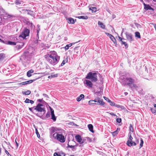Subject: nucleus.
I'll use <instances>...</instances> for the list:
<instances>
[{
  "label": "nucleus",
  "instance_id": "nucleus-37",
  "mask_svg": "<svg viewBox=\"0 0 156 156\" xmlns=\"http://www.w3.org/2000/svg\"><path fill=\"white\" fill-rule=\"evenodd\" d=\"M144 143L143 140L142 139H140V148H141L143 146Z\"/></svg>",
  "mask_w": 156,
  "mask_h": 156
},
{
  "label": "nucleus",
  "instance_id": "nucleus-1",
  "mask_svg": "<svg viewBox=\"0 0 156 156\" xmlns=\"http://www.w3.org/2000/svg\"><path fill=\"white\" fill-rule=\"evenodd\" d=\"M45 58L49 63L55 65L58 63L60 60V56L57 55L55 51H53L46 55Z\"/></svg>",
  "mask_w": 156,
  "mask_h": 156
},
{
  "label": "nucleus",
  "instance_id": "nucleus-35",
  "mask_svg": "<svg viewBox=\"0 0 156 156\" xmlns=\"http://www.w3.org/2000/svg\"><path fill=\"white\" fill-rule=\"evenodd\" d=\"M118 130H119V128H117L116 130L112 132V134L113 136H115L118 134Z\"/></svg>",
  "mask_w": 156,
  "mask_h": 156
},
{
  "label": "nucleus",
  "instance_id": "nucleus-54",
  "mask_svg": "<svg viewBox=\"0 0 156 156\" xmlns=\"http://www.w3.org/2000/svg\"><path fill=\"white\" fill-rule=\"evenodd\" d=\"M43 95L45 97H46V98H48V96L47 94H43Z\"/></svg>",
  "mask_w": 156,
  "mask_h": 156
},
{
  "label": "nucleus",
  "instance_id": "nucleus-63",
  "mask_svg": "<svg viewBox=\"0 0 156 156\" xmlns=\"http://www.w3.org/2000/svg\"><path fill=\"white\" fill-rule=\"evenodd\" d=\"M98 98L97 99H95L94 100V102H98Z\"/></svg>",
  "mask_w": 156,
  "mask_h": 156
},
{
  "label": "nucleus",
  "instance_id": "nucleus-15",
  "mask_svg": "<svg viewBox=\"0 0 156 156\" xmlns=\"http://www.w3.org/2000/svg\"><path fill=\"white\" fill-rule=\"evenodd\" d=\"M16 48L18 49L21 48L23 46L24 44L23 42H19L18 44H16Z\"/></svg>",
  "mask_w": 156,
  "mask_h": 156
},
{
  "label": "nucleus",
  "instance_id": "nucleus-52",
  "mask_svg": "<svg viewBox=\"0 0 156 156\" xmlns=\"http://www.w3.org/2000/svg\"><path fill=\"white\" fill-rule=\"evenodd\" d=\"M104 98L106 101H107L108 102V100H110L108 98H106L105 97H104Z\"/></svg>",
  "mask_w": 156,
  "mask_h": 156
},
{
  "label": "nucleus",
  "instance_id": "nucleus-20",
  "mask_svg": "<svg viewBox=\"0 0 156 156\" xmlns=\"http://www.w3.org/2000/svg\"><path fill=\"white\" fill-rule=\"evenodd\" d=\"M88 127L90 131L92 133H94V131L93 130V126L92 124H90L88 125Z\"/></svg>",
  "mask_w": 156,
  "mask_h": 156
},
{
  "label": "nucleus",
  "instance_id": "nucleus-24",
  "mask_svg": "<svg viewBox=\"0 0 156 156\" xmlns=\"http://www.w3.org/2000/svg\"><path fill=\"white\" fill-rule=\"evenodd\" d=\"M68 23H69L73 24L74 23V21L73 19L72 18H69L68 19Z\"/></svg>",
  "mask_w": 156,
  "mask_h": 156
},
{
  "label": "nucleus",
  "instance_id": "nucleus-8",
  "mask_svg": "<svg viewBox=\"0 0 156 156\" xmlns=\"http://www.w3.org/2000/svg\"><path fill=\"white\" fill-rule=\"evenodd\" d=\"M29 58L30 57H29L25 53L21 56L20 60L22 62L25 63L29 60Z\"/></svg>",
  "mask_w": 156,
  "mask_h": 156
},
{
  "label": "nucleus",
  "instance_id": "nucleus-58",
  "mask_svg": "<svg viewBox=\"0 0 156 156\" xmlns=\"http://www.w3.org/2000/svg\"><path fill=\"white\" fill-rule=\"evenodd\" d=\"M109 113V114H110L111 115H113V116H116V115L113 112H111V113Z\"/></svg>",
  "mask_w": 156,
  "mask_h": 156
},
{
  "label": "nucleus",
  "instance_id": "nucleus-12",
  "mask_svg": "<svg viewBox=\"0 0 156 156\" xmlns=\"http://www.w3.org/2000/svg\"><path fill=\"white\" fill-rule=\"evenodd\" d=\"M126 38L127 40L130 42L133 41V36L131 34H129L127 33H125Z\"/></svg>",
  "mask_w": 156,
  "mask_h": 156
},
{
  "label": "nucleus",
  "instance_id": "nucleus-49",
  "mask_svg": "<svg viewBox=\"0 0 156 156\" xmlns=\"http://www.w3.org/2000/svg\"><path fill=\"white\" fill-rule=\"evenodd\" d=\"M75 147V146L73 145H70L68 144L67 147L70 148H74Z\"/></svg>",
  "mask_w": 156,
  "mask_h": 156
},
{
  "label": "nucleus",
  "instance_id": "nucleus-9",
  "mask_svg": "<svg viewBox=\"0 0 156 156\" xmlns=\"http://www.w3.org/2000/svg\"><path fill=\"white\" fill-rule=\"evenodd\" d=\"M20 11L21 12L23 13L26 12L27 11V14H28L34 17L35 16V13L34 12L30 10H27L25 9H22Z\"/></svg>",
  "mask_w": 156,
  "mask_h": 156
},
{
  "label": "nucleus",
  "instance_id": "nucleus-33",
  "mask_svg": "<svg viewBox=\"0 0 156 156\" xmlns=\"http://www.w3.org/2000/svg\"><path fill=\"white\" fill-rule=\"evenodd\" d=\"M23 2L22 0H16V5L23 4Z\"/></svg>",
  "mask_w": 156,
  "mask_h": 156
},
{
  "label": "nucleus",
  "instance_id": "nucleus-48",
  "mask_svg": "<svg viewBox=\"0 0 156 156\" xmlns=\"http://www.w3.org/2000/svg\"><path fill=\"white\" fill-rule=\"evenodd\" d=\"M33 82V80H29L26 81L27 84H29L32 83Z\"/></svg>",
  "mask_w": 156,
  "mask_h": 156
},
{
  "label": "nucleus",
  "instance_id": "nucleus-40",
  "mask_svg": "<svg viewBox=\"0 0 156 156\" xmlns=\"http://www.w3.org/2000/svg\"><path fill=\"white\" fill-rule=\"evenodd\" d=\"M108 102L110 103V104L112 106H115V104L111 100H108Z\"/></svg>",
  "mask_w": 156,
  "mask_h": 156
},
{
  "label": "nucleus",
  "instance_id": "nucleus-21",
  "mask_svg": "<svg viewBox=\"0 0 156 156\" xmlns=\"http://www.w3.org/2000/svg\"><path fill=\"white\" fill-rule=\"evenodd\" d=\"M34 71L33 69H30L28 71L27 73V76L28 77H30L31 76V73H33Z\"/></svg>",
  "mask_w": 156,
  "mask_h": 156
},
{
  "label": "nucleus",
  "instance_id": "nucleus-53",
  "mask_svg": "<svg viewBox=\"0 0 156 156\" xmlns=\"http://www.w3.org/2000/svg\"><path fill=\"white\" fill-rule=\"evenodd\" d=\"M5 152L9 156H11V155L6 150H5Z\"/></svg>",
  "mask_w": 156,
  "mask_h": 156
},
{
  "label": "nucleus",
  "instance_id": "nucleus-22",
  "mask_svg": "<svg viewBox=\"0 0 156 156\" xmlns=\"http://www.w3.org/2000/svg\"><path fill=\"white\" fill-rule=\"evenodd\" d=\"M109 37L111 39L112 41L114 43V44L116 43V40L113 36H112V35H110Z\"/></svg>",
  "mask_w": 156,
  "mask_h": 156
},
{
  "label": "nucleus",
  "instance_id": "nucleus-27",
  "mask_svg": "<svg viewBox=\"0 0 156 156\" xmlns=\"http://www.w3.org/2000/svg\"><path fill=\"white\" fill-rule=\"evenodd\" d=\"M90 10H92L93 13L96 12L97 11V8L94 7H90Z\"/></svg>",
  "mask_w": 156,
  "mask_h": 156
},
{
  "label": "nucleus",
  "instance_id": "nucleus-11",
  "mask_svg": "<svg viewBox=\"0 0 156 156\" xmlns=\"http://www.w3.org/2000/svg\"><path fill=\"white\" fill-rule=\"evenodd\" d=\"M85 86L89 88H92L93 87V83L91 81L88 80H85L83 82Z\"/></svg>",
  "mask_w": 156,
  "mask_h": 156
},
{
  "label": "nucleus",
  "instance_id": "nucleus-25",
  "mask_svg": "<svg viewBox=\"0 0 156 156\" xmlns=\"http://www.w3.org/2000/svg\"><path fill=\"white\" fill-rule=\"evenodd\" d=\"M98 102L99 104H100L101 105H104V102H103V100L101 99L100 98H98Z\"/></svg>",
  "mask_w": 156,
  "mask_h": 156
},
{
  "label": "nucleus",
  "instance_id": "nucleus-56",
  "mask_svg": "<svg viewBox=\"0 0 156 156\" xmlns=\"http://www.w3.org/2000/svg\"><path fill=\"white\" fill-rule=\"evenodd\" d=\"M40 28H38L37 29V36H38V33L40 31Z\"/></svg>",
  "mask_w": 156,
  "mask_h": 156
},
{
  "label": "nucleus",
  "instance_id": "nucleus-4",
  "mask_svg": "<svg viewBox=\"0 0 156 156\" xmlns=\"http://www.w3.org/2000/svg\"><path fill=\"white\" fill-rule=\"evenodd\" d=\"M97 74L96 73L89 72L86 77V79L90 80L92 82H96L98 80Z\"/></svg>",
  "mask_w": 156,
  "mask_h": 156
},
{
  "label": "nucleus",
  "instance_id": "nucleus-46",
  "mask_svg": "<svg viewBox=\"0 0 156 156\" xmlns=\"http://www.w3.org/2000/svg\"><path fill=\"white\" fill-rule=\"evenodd\" d=\"M129 129L130 131L133 132V128L131 125H130Z\"/></svg>",
  "mask_w": 156,
  "mask_h": 156
},
{
  "label": "nucleus",
  "instance_id": "nucleus-18",
  "mask_svg": "<svg viewBox=\"0 0 156 156\" xmlns=\"http://www.w3.org/2000/svg\"><path fill=\"white\" fill-rule=\"evenodd\" d=\"M84 97V96L83 94H81L79 96L76 98V100L78 101H80Z\"/></svg>",
  "mask_w": 156,
  "mask_h": 156
},
{
  "label": "nucleus",
  "instance_id": "nucleus-26",
  "mask_svg": "<svg viewBox=\"0 0 156 156\" xmlns=\"http://www.w3.org/2000/svg\"><path fill=\"white\" fill-rule=\"evenodd\" d=\"M98 25L100 26V27L102 29H105V25L102 22L100 21H99L98 23Z\"/></svg>",
  "mask_w": 156,
  "mask_h": 156
},
{
  "label": "nucleus",
  "instance_id": "nucleus-59",
  "mask_svg": "<svg viewBox=\"0 0 156 156\" xmlns=\"http://www.w3.org/2000/svg\"><path fill=\"white\" fill-rule=\"evenodd\" d=\"M37 101L38 102H41L43 101V99H38L37 100Z\"/></svg>",
  "mask_w": 156,
  "mask_h": 156
},
{
  "label": "nucleus",
  "instance_id": "nucleus-17",
  "mask_svg": "<svg viewBox=\"0 0 156 156\" xmlns=\"http://www.w3.org/2000/svg\"><path fill=\"white\" fill-rule=\"evenodd\" d=\"M13 16L11 15L6 14L5 16H4V18L5 19H6L9 21H11L12 20L11 18Z\"/></svg>",
  "mask_w": 156,
  "mask_h": 156
},
{
  "label": "nucleus",
  "instance_id": "nucleus-10",
  "mask_svg": "<svg viewBox=\"0 0 156 156\" xmlns=\"http://www.w3.org/2000/svg\"><path fill=\"white\" fill-rule=\"evenodd\" d=\"M34 50L32 47L29 48L27 51L25 53L28 56H32L34 55Z\"/></svg>",
  "mask_w": 156,
  "mask_h": 156
},
{
  "label": "nucleus",
  "instance_id": "nucleus-45",
  "mask_svg": "<svg viewBox=\"0 0 156 156\" xmlns=\"http://www.w3.org/2000/svg\"><path fill=\"white\" fill-rule=\"evenodd\" d=\"M51 114L49 112H47L46 114V118H48L50 117Z\"/></svg>",
  "mask_w": 156,
  "mask_h": 156
},
{
  "label": "nucleus",
  "instance_id": "nucleus-29",
  "mask_svg": "<svg viewBox=\"0 0 156 156\" xmlns=\"http://www.w3.org/2000/svg\"><path fill=\"white\" fill-rule=\"evenodd\" d=\"M22 93L23 94L26 95H29L31 93V91L30 90H28L27 91L25 92H23Z\"/></svg>",
  "mask_w": 156,
  "mask_h": 156
},
{
  "label": "nucleus",
  "instance_id": "nucleus-6",
  "mask_svg": "<svg viewBox=\"0 0 156 156\" xmlns=\"http://www.w3.org/2000/svg\"><path fill=\"white\" fill-rule=\"evenodd\" d=\"M29 30L27 29H25L23 31L22 34L19 35V37H22L23 39H24L26 37L29 36Z\"/></svg>",
  "mask_w": 156,
  "mask_h": 156
},
{
  "label": "nucleus",
  "instance_id": "nucleus-64",
  "mask_svg": "<svg viewBox=\"0 0 156 156\" xmlns=\"http://www.w3.org/2000/svg\"><path fill=\"white\" fill-rule=\"evenodd\" d=\"M15 142L16 143V146L17 147L19 146V144H18V143H17V142H16V140H15Z\"/></svg>",
  "mask_w": 156,
  "mask_h": 156
},
{
  "label": "nucleus",
  "instance_id": "nucleus-38",
  "mask_svg": "<svg viewBox=\"0 0 156 156\" xmlns=\"http://www.w3.org/2000/svg\"><path fill=\"white\" fill-rule=\"evenodd\" d=\"M115 107H116L118 108H120L121 109H122L123 108V107L122 106L119 105H117L116 104H115Z\"/></svg>",
  "mask_w": 156,
  "mask_h": 156
},
{
  "label": "nucleus",
  "instance_id": "nucleus-55",
  "mask_svg": "<svg viewBox=\"0 0 156 156\" xmlns=\"http://www.w3.org/2000/svg\"><path fill=\"white\" fill-rule=\"evenodd\" d=\"M51 115L54 114V110L51 108Z\"/></svg>",
  "mask_w": 156,
  "mask_h": 156
},
{
  "label": "nucleus",
  "instance_id": "nucleus-2",
  "mask_svg": "<svg viewBox=\"0 0 156 156\" xmlns=\"http://www.w3.org/2000/svg\"><path fill=\"white\" fill-rule=\"evenodd\" d=\"M120 81L123 85H127L130 87L133 86L134 87H137L136 85L134 84L135 80L131 77L125 78L123 76H121L119 79Z\"/></svg>",
  "mask_w": 156,
  "mask_h": 156
},
{
  "label": "nucleus",
  "instance_id": "nucleus-16",
  "mask_svg": "<svg viewBox=\"0 0 156 156\" xmlns=\"http://www.w3.org/2000/svg\"><path fill=\"white\" fill-rule=\"evenodd\" d=\"M144 9L146 10H153V8H152L150 5L144 3Z\"/></svg>",
  "mask_w": 156,
  "mask_h": 156
},
{
  "label": "nucleus",
  "instance_id": "nucleus-30",
  "mask_svg": "<svg viewBox=\"0 0 156 156\" xmlns=\"http://www.w3.org/2000/svg\"><path fill=\"white\" fill-rule=\"evenodd\" d=\"M135 37L138 38H140L141 37L140 34V33L138 32H136L135 33Z\"/></svg>",
  "mask_w": 156,
  "mask_h": 156
},
{
  "label": "nucleus",
  "instance_id": "nucleus-31",
  "mask_svg": "<svg viewBox=\"0 0 156 156\" xmlns=\"http://www.w3.org/2000/svg\"><path fill=\"white\" fill-rule=\"evenodd\" d=\"M58 74H52L51 75L48 76V78H51L53 77H56L58 76Z\"/></svg>",
  "mask_w": 156,
  "mask_h": 156
},
{
  "label": "nucleus",
  "instance_id": "nucleus-36",
  "mask_svg": "<svg viewBox=\"0 0 156 156\" xmlns=\"http://www.w3.org/2000/svg\"><path fill=\"white\" fill-rule=\"evenodd\" d=\"M68 60L67 59H65L63 60L61 64V66H63L67 62Z\"/></svg>",
  "mask_w": 156,
  "mask_h": 156
},
{
  "label": "nucleus",
  "instance_id": "nucleus-42",
  "mask_svg": "<svg viewBox=\"0 0 156 156\" xmlns=\"http://www.w3.org/2000/svg\"><path fill=\"white\" fill-rule=\"evenodd\" d=\"M51 115V119L53 120L54 121L56 120V118H55L54 114Z\"/></svg>",
  "mask_w": 156,
  "mask_h": 156
},
{
  "label": "nucleus",
  "instance_id": "nucleus-14",
  "mask_svg": "<svg viewBox=\"0 0 156 156\" xmlns=\"http://www.w3.org/2000/svg\"><path fill=\"white\" fill-rule=\"evenodd\" d=\"M127 145L131 147L133 146H135L136 144V143L133 141L132 140H127L126 143Z\"/></svg>",
  "mask_w": 156,
  "mask_h": 156
},
{
  "label": "nucleus",
  "instance_id": "nucleus-61",
  "mask_svg": "<svg viewBox=\"0 0 156 156\" xmlns=\"http://www.w3.org/2000/svg\"><path fill=\"white\" fill-rule=\"evenodd\" d=\"M124 44L125 45L126 48H127L128 47V45L126 42H125V44Z\"/></svg>",
  "mask_w": 156,
  "mask_h": 156
},
{
  "label": "nucleus",
  "instance_id": "nucleus-57",
  "mask_svg": "<svg viewBox=\"0 0 156 156\" xmlns=\"http://www.w3.org/2000/svg\"><path fill=\"white\" fill-rule=\"evenodd\" d=\"M65 154L64 153H59V156H65Z\"/></svg>",
  "mask_w": 156,
  "mask_h": 156
},
{
  "label": "nucleus",
  "instance_id": "nucleus-23",
  "mask_svg": "<svg viewBox=\"0 0 156 156\" xmlns=\"http://www.w3.org/2000/svg\"><path fill=\"white\" fill-rule=\"evenodd\" d=\"M25 102L26 103H30L31 104H33L34 103V101L32 100H30L28 98H27L25 101Z\"/></svg>",
  "mask_w": 156,
  "mask_h": 156
},
{
  "label": "nucleus",
  "instance_id": "nucleus-13",
  "mask_svg": "<svg viewBox=\"0 0 156 156\" xmlns=\"http://www.w3.org/2000/svg\"><path fill=\"white\" fill-rule=\"evenodd\" d=\"M60 130V129H58L57 128L52 127L50 129V133L51 135H52L54 133H56V132L57 133H58L57 132Z\"/></svg>",
  "mask_w": 156,
  "mask_h": 156
},
{
  "label": "nucleus",
  "instance_id": "nucleus-34",
  "mask_svg": "<svg viewBox=\"0 0 156 156\" xmlns=\"http://www.w3.org/2000/svg\"><path fill=\"white\" fill-rule=\"evenodd\" d=\"M89 104L90 105H92L93 104L98 105V103H94V100H90L89 101Z\"/></svg>",
  "mask_w": 156,
  "mask_h": 156
},
{
  "label": "nucleus",
  "instance_id": "nucleus-5",
  "mask_svg": "<svg viewBox=\"0 0 156 156\" xmlns=\"http://www.w3.org/2000/svg\"><path fill=\"white\" fill-rule=\"evenodd\" d=\"M45 106L41 104L38 103L36 106L35 107L34 110L40 112H43L44 113H45Z\"/></svg>",
  "mask_w": 156,
  "mask_h": 156
},
{
  "label": "nucleus",
  "instance_id": "nucleus-28",
  "mask_svg": "<svg viewBox=\"0 0 156 156\" xmlns=\"http://www.w3.org/2000/svg\"><path fill=\"white\" fill-rule=\"evenodd\" d=\"M6 44L12 45H16V43L15 42H12L11 41H8L7 42Z\"/></svg>",
  "mask_w": 156,
  "mask_h": 156
},
{
  "label": "nucleus",
  "instance_id": "nucleus-39",
  "mask_svg": "<svg viewBox=\"0 0 156 156\" xmlns=\"http://www.w3.org/2000/svg\"><path fill=\"white\" fill-rule=\"evenodd\" d=\"M129 138L128 139V140H132L133 139V138L131 136V133L129 132Z\"/></svg>",
  "mask_w": 156,
  "mask_h": 156
},
{
  "label": "nucleus",
  "instance_id": "nucleus-3",
  "mask_svg": "<svg viewBox=\"0 0 156 156\" xmlns=\"http://www.w3.org/2000/svg\"><path fill=\"white\" fill-rule=\"evenodd\" d=\"M52 137L61 143H64L66 139L62 133H57L56 132L53 134Z\"/></svg>",
  "mask_w": 156,
  "mask_h": 156
},
{
  "label": "nucleus",
  "instance_id": "nucleus-47",
  "mask_svg": "<svg viewBox=\"0 0 156 156\" xmlns=\"http://www.w3.org/2000/svg\"><path fill=\"white\" fill-rule=\"evenodd\" d=\"M35 108V107H33L29 108V110L32 112H33L34 110V108Z\"/></svg>",
  "mask_w": 156,
  "mask_h": 156
},
{
  "label": "nucleus",
  "instance_id": "nucleus-41",
  "mask_svg": "<svg viewBox=\"0 0 156 156\" xmlns=\"http://www.w3.org/2000/svg\"><path fill=\"white\" fill-rule=\"evenodd\" d=\"M151 110L152 113L154 114H156V110L154 108H152L151 109Z\"/></svg>",
  "mask_w": 156,
  "mask_h": 156
},
{
  "label": "nucleus",
  "instance_id": "nucleus-50",
  "mask_svg": "<svg viewBox=\"0 0 156 156\" xmlns=\"http://www.w3.org/2000/svg\"><path fill=\"white\" fill-rule=\"evenodd\" d=\"M36 133L37 134V136L38 137H40V135L38 132V131L37 129H36Z\"/></svg>",
  "mask_w": 156,
  "mask_h": 156
},
{
  "label": "nucleus",
  "instance_id": "nucleus-44",
  "mask_svg": "<svg viewBox=\"0 0 156 156\" xmlns=\"http://www.w3.org/2000/svg\"><path fill=\"white\" fill-rule=\"evenodd\" d=\"M121 119L120 118H118L116 119V122H117L120 123L121 122Z\"/></svg>",
  "mask_w": 156,
  "mask_h": 156
},
{
  "label": "nucleus",
  "instance_id": "nucleus-62",
  "mask_svg": "<svg viewBox=\"0 0 156 156\" xmlns=\"http://www.w3.org/2000/svg\"><path fill=\"white\" fill-rule=\"evenodd\" d=\"M20 84L22 85H25V83L24 82L21 83H20Z\"/></svg>",
  "mask_w": 156,
  "mask_h": 156
},
{
  "label": "nucleus",
  "instance_id": "nucleus-51",
  "mask_svg": "<svg viewBox=\"0 0 156 156\" xmlns=\"http://www.w3.org/2000/svg\"><path fill=\"white\" fill-rule=\"evenodd\" d=\"M151 24L153 25L154 26V27L156 30V24H154L153 23H151Z\"/></svg>",
  "mask_w": 156,
  "mask_h": 156
},
{
  "label": "nucleus",
  "instance_id": "nucleus-19",
  "mask_svg": "<svg viewBox=\"0 0 156 156\" xmlns=\"http://www.w3.org/2000/svg\"><path fill=\"white\" fill-rule=\"evenodd\" d=\"M76 43H70L69 44H67L66 46L64 47L65 49L66 50H67L69 49V48L71 47L74 44Z\"/></svg>",
  "mask_w": 156,
  "mask_h": 156
},
{
  "label": "nucleus",
  "instance_id": "nucleus-60",
  "mask_svg": "<svg viewBox=\"0 0 156 156\" xmlns=\"http://www.w3.org/2000/svg\"><path fill=\"white\" fill-rule=\"evenodd\" d=\"M54 156H59V154H58L57 153H55L54 154Z\"/></svg>",
  "mask_w": 156,
  "mask_h": 156
},
{
  "label": "nucleus",
  "instance_id": "nucleus-7",
  "mask_svg": "<svg viewBox=\"0 0 156 156\" xmlns=\"http://www.w3.org/2000/svg\"><path fill=\"white\" fill-rule=\"evenodd\" d=\"M75 138L78 142L80 144H83L84 143H86V140L85 139H82L81 136L79 135H77L75 136Z\"/></svg>",
  "mask_w": 156,
  "mask_h": 156
},
{
  "label": "nucleus",
  "instance_id": "nucleus-43",
  "mask_svg": "<svg viewBox=\"0 0 156 156\" xmlns=\"http://www.w3.org/2000/svg\"><path fill=\"white\" fill-rule=\"evenodd\" d=\"M27 24L28 25H29V26L30 25L31 27H32L33 24L32 23H31L29 21H27Z\"/></svg>",
  "mask_w": 156,
  "mask_h": 156
},
{
  "label": "nucleus",
  "instance_id": "nucleus-32",
  "mask_svg": "<svg viewBox=\"0 0 156 156\" xmlns=\"http://www.w3.org/2000/svg\"><path fill=\"white\" fill-rule=\"evenodd\" d=\"M77 18L79 19H87L88 17L87 16H78Z\"/></svg>",
  "mask_w": 156,
  "mask_h": 156
}]
</instances>
